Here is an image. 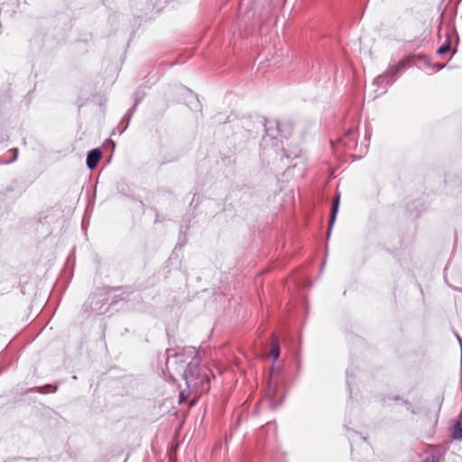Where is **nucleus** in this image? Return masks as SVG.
<instances>
[{"label": "nucleus", "mask_w": 462, "mask_h": 462, "mask_svg": "<svg viewBox=\"0 0 462 462\" xmlns=\"http://www.w3.org/2000/svg\"><path fill=\"white\" fill-rule=\"evenodd\" d=\"M10 152L13 153V158L9 161H6L5 163H10V162H13L14 161H16L17 159V156H18V149L17 148H13L10 150Z\"/></svg>", "instance_id": "dca6fc26"}, {"label": "nucleus", "mask_w": 462, "mask_h": 462, "mask_svg": "<svg viewBox=\"0 0 462 462\" xmlns=\"http://www.w3.org/2000/svg\"><path fill=\"white\" fill-rule=\"evenodd\" d=\"M339 203H340V193L337 192L336 194V196L334 197L333 201H332V207H331L330 216H329L328 228V232H327L328 237L330 236L332 228H333V226H334V223L336 221L337 215V212H338Z\"/></svg>", "instance_id": "6e6552de"}, {"label": "nucleus", "mask_w": 462, "mask_h": 462, "mask_svg": "<svg viewBox=\"0 0 462 462\" xmlns=\"http://www.w3.org/2000/svg\"><path fill=\"white\" fill-rule=\"evenodd\" d=\"M188 397H189V393H186V392H185V390L180 391V396H179V398H180V403H182V402H186V400L188 399Z\"/></svg>", "instance_id": "a211bd4d"}, {"label": "nucleus", "mask_w": 462, "mask_h": 462, "mask_svg": "<svg viewBox=\"0 0 462 462\" xmlns=\"http://www.w3.org/2000/svg\"><path fill=\"white\" fill-rule=\"evenodd\" d=\"M393 401L399 402L401 405H403L407 411H411L412 413H415L411 403L407 400L402 399L399 395L385 394L380 397V402L384 407L392 406V402Z\"/></svg>", "instance_id": "39448f33"}, {"label": "nucleus", "mask_w": 462, "mask_h": 462, "mask_svg": "<svg viewBox=\"0 0 462 462\" xmlns=\"http://www.w3.org/2000/svg\"><path fill=\"white\" fill-rule=\"evenodd\" d=\"M451 39H450V34L449 33H446V41L444 42V43L438 49L437 51V54L438 55H443L445 53H447L448 51H449L451 50Z\"/></svg>", "instance_id": "ddd939ff"}, {"label": "nucleus", "mask_w": 462, "mask_h": 462, "mask_svg": "<svg viewBox=\"0 0 462 462\" xmlns=\"http://www.w3.org/2000/svg\"><path fill=\"white\" fill-rule=\"evenodd\" d=\"M134 98H135V103H134V104H136V106H137V105H138V103H139V102H140V100H141V97H140L138 96V94L136 93V94H135V97H134Z\"/></svg>", "instance_id": "6ab92c4d"}, {"label": "nucleus", "mask_w": 462, "mask_h": 462, "mask_svg": "<svg viewBox=\"0 0 462 462\" xmlns=\"http://www.w3.org/2000/svg\"><path fill=\"white\" fill-rule=\"evenodd\" d=\"M270 356L274 359L277 360L280 356V348H279V340L278 338L273 335V342L271 347Z\"/></svg>", "instance_id": "4468645a"}, {"label": "nucleus", "mask_w": 462, "mask_h": 462, "mask_svg": "<svg viewBox=\"0 0 462 462\" xmlns=\"http://www.w3.org/2000/svg\"><path fill=\"white\" fill-rule=\"evenodd\" d=\"M284 155H285L287 158L291 157V154H287V153H285Z\"/></svg>", "instance_id": "4be33fe9"}, {"label": "nucleus", "mask_w": 462, "mask_h": 462, "mask_svg": "<svg viewBox=\"0 0 462 462\" xmlns=\"http://www.w3.org/2000/svg\"><path fill=\"white\" fill-rule=\"evenodd\" d=\"M419 60H421L426 66L431 67V68H437L438 70H440L445 68V64H439V63H431L428 57L426 56H417L416 57Z\"/></svg>", "instance_id": "2eb2a0df"}, {"label": "nucleus", "mask_w": 462, "mask_h": 462, "mask_svg": "<svg viewBox=\"0 0 462 462\" xmlns=\"http://www.w3.org/2000/svg\"><path fill=\"white\" fill-rule=\"evenodd\" d=\"M266 400L271 409H276L282 401V397L277 395V384L270 381L266 388Z\"/></svg>", "instance_id": "20e7f679"}, {"label": "nucleus", "mask_w": 462, "mask_h": 462, "mask_svg": "<svg viewBox=\"0 0 462 462\" xmlns=\"http://www.w3.org/2000/svg\"><path fill=\"white\" fill-rule=\"evenodd\" d=\"M424 462H433V461H430V460H428V459H427V460H426V461H424Z\"/></svg>", "instance_id": "5701e85b"}, {"label": "nucleus", "mask_w": 462, "mask_h": 462, "mask_svg": "<svg viewBox=\"0 0 462 462\" xmlns=\"http://www.w3.org/2000/svg\"><path fill=\"white\" fill-rule=\"evenodd\" d=\"M451 436L454 439H462V413L459 416V420L454 425Z\"/></svg>", "instance_id": "f8f14e48"}, {"label": "nucleus", "mask_w": 462, "mask_h": 462, "mask_svg": "<svg viewBox=\"0 0 462 462\" xmlns=\"http://www.w3.org/2000/svg\"><path fill=\"white\" fill-rule=\"evenodd\" d=\"M136 109V104H134L131 108L128 109L127 113L124 116L121 122L118 124L116 130L119 132V134H122L129 125L130 119Z\"/></svg>", "instance_id": "9d476101"}, {"label": "nucleus", "mask_w": 462, "mask_h": 462, "mask_svg": "<svg viewBox=\"0 0 462 462\" xmlns=\"http://www.w3.org/2000/svg\"><path fill=\"white\" fill-rule=\"evenodd\" d=\"M337 142L341 143L346 150H353L357 146L356 133L354 129H349L340 137Z\"/></svg>", "instance_id": "423d86ee"}, {"label": "nucleus", "mask_w": 462, "mask_h": 462, "mask_svg": "<svg viewBox=\"0 0 462 462\" xmlns=\"http://www.w3.org/2000/svg\"><path fill=\"white\" fill-rule=\"evenodd\" d=\"M459 344L462 346V340L457 337Z\"/></svg>", "instance_id": "412c9836"}, {"label": "nucleus", "mask_w": 462, "mask_h": 462, "mask_svg": "<svg viewBox=\"0 0 462 462\" xmlns=\"http://www.w3.org/2000/svg\"><path fill=\"white\" fill-rule=\"evenodd\" d=\"M186 0H182L181 2H185Z\"/></svg>", "instance_id": "b1692460"}, {"label": "nucleus", "mask_w": 462, "mask_h": 462, "mask_svg": "<svg viewBox=\"0 0 462 462\" xmlns=\"http://www.w3.org/2000/svg\"><path fill=\"white\" fill-rule=\"evenodd\" d=\"M411 65V58L409 57L400 60L395 65H390L383 74L377 76L373 81V86L376 87L374 92H379L377 96L384 94L388 86H391L395 82L400 76V73Z\"/></svg>", "instance_id": "f03ea898"}, {"label": "nucleus", "mask_w": 462, "mask_h": 462, "mask_svg": "<svg viewBox=\"0 0 462 462\" xmlns=\"http://www.w3.org/2000/svg\"><path fill=\"white\" fill-rule=\"evenodd\" d=\"M346 385L348 387H350L351 385V383H352V377L354 376L353 373L351 372V370L349 368L346 369Z\"/></svg>", "instance_id": "f3484780"}, {"label": "nucleus", "mask_w": 462, "mask_h": 462, "mask_svg": "<svg viewBox=\"0 0 462 462\" xmlns=\"http://www.w3.org/2000/svg\"><path fill=\"white\" fill-rule=\"evenodd\" d=\"M180 90L185 91V92H189V90L188 88H183V87H180Z\"/></svg>", "instance_id": "aec40b11"}, {"label": "nucleus", "mask_w": 462, "mask_h": 462, "mask_svg": "<svg viewBox=\"0 0 462 462\" xmlns=\"http://www.w3.org/2000/svg\"><path fill=\"white\" fill-rule=\"evenodd\" d=\"M282 127V124L276 120L264 119L265 134L260 143L263 150L273 149L274 152L279 150L284 151L282 141L279 137L282 135L286 137V135L283 134Z\"/></svg>", "instance_id": "7ed1b4c3"}, {"label": "nucleus", "mask_w": 462, "mask_h": 462, "mask_svg": "<svg viewBox=\"0 0 462 462\" xmlns=\"http://www.w3.org/2000/svg\"><path fill=\"white\" fill-rule=\"evenodd\" d=\"M58 390L57 385L46 384L44 386H37L31 390V392L38 393H55Z\"/></svg>", "instance_id": "9b49d317"}, {"label": "nucleus", "mask_w": 462, "mask_h": 462, "mask_svg": "<svg viewBox=\"0 0 462 462\" xmlns=\"http://www.w3.org/2000/svg\"><path fill=\"white\" fill-rule=\"evenodd\" d=\"M102 156L101 151L99 149H93L89 151L87 154V166L89 170H94L98 162L100 161Z\"/></svg>", "instance_id": "1a4fd4ad"}, {"label": "nucleus", "mask_w": 462, "mask_h": 462, "mask_svg": "<svg viewBox=\"0 0 462 462\" xmlns=\"http://www.w3.org/2000/svg\"><path fill=\"white\" fill-rule=\"evenodd\" d=\"M164 376L173 383L180 377L190 392L203 393L208 391L209 376L208 369L200 365V357L195 347L189 346L173 352L167 349Z\"/></svg>", "instance_id": "f257e3e1"}, {"label": "nucleus", "mask_w": 462, "mask_h": 462, "mask_svg": "<svg viewBox=\"0 0 462 462\" xmlns=\"http://www.w3.org/2000/svg\"><path fill=\"white\" fill-rule=\"evenodd\" d=\"M106 298L105 296H94L89 301V307L92 312L97 315H101L106 312L107 307L106 306Z\"/></svg>", "instance_id": "0eeeda50"}]
</instances>
